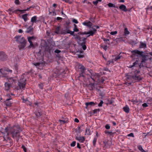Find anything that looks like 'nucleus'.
Instances as JSON below:
<instances>
[{"label": "nucleus", "mask_w": 152, "mask_h": 152, "mask_svg": "<svg viewBox=\"0 0 152 152\" xmlns=\"http://www.w3.org/2000/svg\"><path fill=\"white\" fill-rule=\"evenodd\" d=\"M141 64L138 63L137 60L133 63L132 65H129V67L133 68L134 70L130 74L126 75L127 82L125 83L127 86L131 85L133 82H139L142 80L140 70L141 68Z\"/></svg>", "instance_id": "1"}, {"label": "nucleus", "mask_w": 152, "mask_h": 152, "mask_svg": "<svg viewBox=\"0 0 152 152\" xmlns=\"http://www.w3.org/2000/svg\"><path fill=\"white\" fill-rule=\"evenodd\" d=\"M2 133L3 134L7 133L8 135L10 134L13 138L17 139L18 141L20 138V127L18 125L12 126L9 124L4 129V132Z\"/></svg>", "instance_id": "2"}, {"label": "nucleus", "mask_w": 152, "mask_h": 152, "mask_svg": "<svg viewBox=\"0 0 152 152\" xmlns=\"http://www.w3.org/2000/svg\"><path fill=\"white\" fill-rule=\"evenodd\" d=\"M16 41L20 44L18 45L20 50L23 49L26 47L27 41L24 37H21V36L16 35L15 37Z\"/></svg>", "instance_id": "3"}, {"label": "nucleus", "mask_w": 152, "mask_h": 152, "mask_svg": "<svg viewBox=\"0 0 152 152\" xmlns=\"http://www.w3.org/2000/svg\"><path fill=\"white\" fill-rule=\"evenodd\" d=\"M26 80L24 78V75H22L18 81V85L20 89H23L26 84Z\"/></svg>", "instance_id": "4"}, {"label": "nucleus", "mask_w": 152, "mask_h": 152, "mask_svg": "<svg viewBox=\"0 0 152 152\" xmlns=\"http://www.w3.org/2000/svg\"><path fill=\"white\" fill-rule=\"evenodd\" d=\"M92 29L93 30H91L87 32L86 31H80L78 33V34L79 35L83 34H89V35L87 36V37H89L90 36H93L94 35L96 32L97 30L96 29L93 27H92Z\"/></svg>", "instance_id": "5"}, {"label": "nucleus", "mask_w": 152, "mask_h": 152, "mask_svg": "<svg viewBox=\"0 0 152 152\" xmlns=\"http://www.w3.org/2000/svg\"><path fill=\"white\" fill-rule=\"evenodd\" d=\"M132 53H135L140 55L142 57V60L141 61V63H143L145 62L146 60V56L145 55L143 54V51H140L138 50H133Z\"/></svg>", "instance_id": "6"}, {"label": "nucleus", "mask_w": 152, "mask_h": 152, "mask_svg": "<svg viewBox=\"0 0 152 152\" xmlns=\"http://www.w3.org/2000/svg\"><path fill=\"white\" fill-rule=\"evenodd\" d=\"M91 73L90 76L92 80L94 82L99 83V76L98 73H92L90 72Z\"/></svg>", "instance_id": "7"}, {"label": "nucleus", "mask_w": 152, "mask_h": 152, "mask_svg": "<svg viewBox=\"0 0 152 152\" xmlns=\"http://www.w3.org/2000/svg\"><path fill=\"white\" fill-rule=\"evenodd\" d=\"M75 136V139L77 140L80 142L83 143L85 140L86 138L85 137L80 136L76 135Z\"/></svg>", "instance_id": "8"}, {"label": "nucleus", "mask_w": 152, "mask_h": 152, "mask_svg": "<svg viewBox=\"0 0 152 152\" xmlns=\"http://www.w3.org/2000/svg\"><path fill=\"white\" fill-rule=\"evenodd\" d=\"M82 24L86 26H87L89 28H92L91 26H92V23L89 21L86 20V21L83 22Z\"/></svg>", "instance_id": "9"}, {"label": "nucleus", "mask_w": 152, "mask_h": 152, "mask_svg": "<svg viewBox=\"0 0 152 152\" xmlns=\"http://www.w3.org/2000/svg\"><path fill=\"white\" fill-rule=\"evenodd\" d=\"M7 58V56L3 52H0V59L3 61L5 60Z\"/></svg>", "instance_id": "10"}, {"label": "nucleus", "mask_w": 152, "mask_h": 152, "mask_svg": "<svg viewBox=\"0 0 152 152\" xmlns=\"http://www.w3.org/2000/svg\"><path fill=\"white\" fill-rule=\"evenodd\" d=\"M96 104V102L94 103L92 102H87L85 103V105L86 106V108H87L89 106H94Z\"/></svg>", "instance_id": "11"}, {"label": "nucleus", "mask_w": 152, "mask_h": 152, "mask_svg": "<svg viewBox=\"0 0 152 152\" xmlns=\"http://www.w3.org/2000/svg\"><path fill=\"white\" fill-rule=\"evenodd\" d=\"M37 17L36 16H34L31 18V22L32 23V25L34 23H36L39 21V20H37Z\"/></svg>", "instance_id": "12"}, {"label": "nucleus", "mask_w": 152, "mask_h": 152, "mask_svg": "<svg viewBox=\"0 0 152 152\" xmlns=\"http://www.w3.org/2000/svg\"><path fill=\"white\" fill-rule=\"evenodd\" d=\"M119 9L124 12H127V10L126 9V7L124 4H121L119 7Z\"/></svg>", "instance_id": "13"}, {"label": "nucleus", "mask_w": 152, "mask_h": 152, "mask_svg": "<svg viewBox=\"0 0 152 152\" xmlns=\"http://www.w3.org/2000/svg\"><path fill=\"white\" fill-rule=\"evenodd\" d=\"M35 113L37 118H40L41 115H42V113L40 111L38 110L36 111L35 112Z\"/></svg>", "instance_id": "14"}, {"label": "nucleus", "mask_w": 152, "mask_h": 152, "mask_svg": "<svg viewBox=\"0 0 152 152\" xmlns=\"http://www.w3.org/2000/svg\"><path fill=\"white\" fill-rule=\"evenodd\" d=\"M5 89L6 91L9 90L11 86V83H6L4 84Z\"/></svg>", "instance_id": "15"}, {"label": "nucleus", "mask_w": 152, "mask_h": 152, "mask_svg": "<svg viewBox=\"0 0 152 152\" xmlns=\"http://www.w3.org/2000/svg\"><path fill=\"white\" fill-rule=\"evenodd\" d=\"M8 81L10 83H11V84L13 83H15L16 82V80L13 77H10L8 79Z\"/></svg>", "instance_id": "16"}, {"label": "nucleus", "mask_w": 152, "mask_h": 152, "mask_svg": "<svg viewBox=\"0 0 152 152\" xmlns=\"http://www.w3.org/2000/svg\"><path fill=\"white\" fill-rule=\"evenodd\" d=\"M139 47L140 48H145L147 47V45L145 43H143L142 42H140V44Z\"/></svg>", "instance_id": "17"}, {"label": "nucleus", "mask_w": 152, "mask_h": 152, "mask_svg": "<svg viewBox=\"0 0 152 152\" xmlns=\"http://www.w3.org/2000/svg\"><path fill=\"white\" fill-rule=\"evenodd\" d=\"M66 33H65V34H70L71 35L74 36V31H72L69 30L68 29L67 27H66Z\"/></svg>", "instance_id": "18"}, {"label": "nucleus", "mask_w": 152, "mask_h": 152, "mask_svg": "<svg viewBox=\"0 0 152 152\" xmlns=\"http://www.w3.org/2000/svg\"><path fill=\"white\" fill-rule=\"evenodd\" d=\"M33 28L32 26H30L27 28L26 31V32L27 33H30L33 31Z\"/></svg>", "instance_id": "19"}, {"label": "nucleus", "mask_w": 152, "mask_h": 152, "mask_svg": "<svg viewBox=\"0 0 152 152\" xmlns=\"http://www.w3.org/2000/svg\"><path fill=\"white\" fill-rule=\"evenodd\" d=\"M123 109L124 111L126 113H128L129 112V106L127 105L124 107Z\"/></svg>", "instance_id": "20"}, {"label": "nucleus", "mask_w": 152, "mask_h": 152, "mask_svg": "<svg viewBox=\"0 0 152 152\" xmlns=\"http://www.w3.org/2000/svg\"><path fill=\"white\" fill-rule=\"evenodd\" d=\"M103 143L104 144L103 148H105L106 149L108 147H110V145H109L108 141H103Z\"/></svg>", "instance_id": "21"}, {"label": "nucleus", "mask_w": 152, "mask_h": 152, "mask_svg": "<svg viewBox=\"0 0 152 152\" xmlns=\"http://www.w3.org/2000/svg\"><path fill=\"white\" fill-rule=\"evenodd\" d=\"M89 87L90 88V90H93L95 87V83H90L89 84Z\"/></svg>", "instance_id": "22"}, {"label": "nucleus", "mask_w": 152, "mask_h": 152, "mask_svg": "<svg viewBox=\"0 0 152 152\" xmlns=\"http://www.w3.org/2000/svg\"><path fill=\"white\" fill-rule=\"evenodd\" d=\"M28 15L27 14H24L22 15V18L24 20V21L26 22L28 20V18L27 16Z\"/></svg>", "instance_id": "23"}, {"label": "nucleus", "mask_w": 152, "mask_h": 152, "mask_svg": "<svg viewBox=\"0 0 152 152\" xmlns=\"http://www.w3.org/2000/svg\"><path fill=\"white\" fill-rule=\"evenodd\" d=\"M137 148L138 149L140 150L141 152H146L145 150H144L141 145H138L137 146Z\"/></svg>", "instance_id": "24"}, {"label": "nucleus", "mask_w": 152, "mask_h": 152, "mask_svg": "<svg viewBox=\"0 0 152 152\" xmlns=\"http://www.w3.org/2000/svg\"><path fill=\"white\" fill-rule=\"evenodd\" d=\"M130 32L128 31V28H125L124 29V35L125 36L130 34Z\"/></svg>", "instance_id": "25"}, {"label": "nucleus", "mask_w": 152, "mask_h": 152, "mask_svg": "<svg viewBox=\"0 0 152 152\" xmlns=\"http://www.w3.org/2000/svg\"><path fill=\"white\" fill-rule=\"evenodd\" d=\"M114 59H112L111 60L108 61H107V64L108 65H109L110 64H113L114 63Z\"/></svg>", "instance_id": "26"}, {"label": "nucleus", "mask_w": 152, "mask_h": 152, "mask_svg": "<svg viewBox=\"0 0 152 152\" xmlns=\"http://www.w3.org/2000/svg\"><path fill=\"white\" fill-rule=\"evenodd\" d=\"M121 53H120L119 55L115 57V59H114L115 61H117L121 58L122 56L121 55Z\"/></svg>", "instance_id": "27"}, {"label": "nucleus", "mask_w": 152, "mask_h": 152, "mask_svg": "<svg viewBox=\"0 0 152 152\" xmlns=\"http://www.w3.org/2000/svg\"><path fill=\"white\" fill-rule=\"evenodd\" d=\"M86 132L88 135H90L91 134V131L90 128H86Z\"/></svg>", "instance_id": "28"}, {"label": "nucleus", "mask_w": 152, "mask_h": 152, "mask_svg": "<svg viewBox=\"0 0 152 152\" xmlns=\"http://www.w3.org/2000/svg\"><path fill=\"white\" fill-rule=\"evenodd\" d=\"M99 111L100 110L99 109H95L93 110L92 114H95L96 115L97 113V112H99Z\"/></svg>", "instance_id": "29"}, {"label": "nucleus", "mask_w": 152, "mask_h": 152, "mask_svg": "<svg viewBox=\"0 0 152 152\" xmlns=\"http://www.w3.org/2000/svg\"><path fill=\"white\" fill-rule=\"evenodd\" d=\"M75 131L77 134H80L81 131V130L80 127L78 126L77 128L75 129Z\"/></svg>", "instance_id": "30"}, {"label": "nucleus", "mask_w": 152, "mask_h": 152, "mask_svg": "<svg viewBox=\"0 0 152 152\" xmlns=\"http://www.w3.org/2000/svg\"><path fill=\"white\" fill-rule=\"evenodd\" d=\"M55 33L57 34H59L60 33V29L59 27H58L56 28L55 30Z\"/></svg>", "instance_id": "31"}, {"label": "nucleus", "mask_w": 152, "mask_h": 152, "mask_svg": "<svg viewBox=\"0 0 152 152\" xmlns=\"http://www.w3.org/2000/svg\"><path fill=\"white\" fill-rule=\"evenodd\" d=\"M97 138H96V137H94L93 141V144L94 146H95L96 144V143L97 141Z\"/></svg>", "instance_id": "32"}, {"label": "nucleus", "mask_w": 152, "mask_h": 152, "mask_svg": "<svg viewBox=\"0 0 152 152\" xmlns=\"http://www.w3.org/2000/svg\"><path fill=\"white\" fill-rule=\"evenodd\" d=\"M78 68L80 70L82 69H85V67L81 64H79L78 65Z\"/></svg>", "instance_id": "33"}, {"label": "nucleus", "mask_w": 152, "mask_h": 152, "mask_svg": "<svg viewBox=\"0 0 152 152\" xmlns=\"http://www.w3.org/2000/svg\"><path fill=\"white\" fill-rule=\"evenodd\" d=\"M105 134L108 135H112L113 134V133L112 132L109 131L107 130H105Z\"/></svg>", "instance_id": "34"}, {"label": "nucleus", "mask_w": 152, "mask_h": 152, "mask_svg": "<svg viewBox=\"0 0 152 152\" xmlns=\"http://www.w3.org/2000/svg\"><path fill=\"white\" fill-rule=\"evenodd\" d=\"M74 28L73 29V30L74 32H78L79 31V29L77 28V25L75 24H74Z\"/></svg>", "instance_id": "35"}, {"label": "nucleus", "mask_w": 152, "mask_h": 152, "mask_svg": "<svg viewBox=\"0 0 152 152\" xmlns=\"http://www.w3.org/2000/svg\"><path fill=\"white\" fill-rule=\"evenodd\" d=\"M59 121L61 124H64L66 123H67L68 122L67 120H59Z\"/></svg>", "instance_id": "36"}, {"label": "nucleus", "mask_w": 152, "mask_h": 152, "mask_svg": "<svg viewBox=\"0 0 152 152\" xmlns=\"http://www.w3.org/2000/svg\"><path fill=\"white\" fill-rule=\"evenodd\" d=\"M28 40L29 42L30 43V46L33 47H34V45L32 42V40L28 39Z\"/></svg>", "instance_id": "37"}, {"label": "nucleus", "mask_w": 152, "mask_h": 152, "mask_svg": "<svg viewBox=\"0 0 152 152\" xmlns=\"http://www.w3.org/2000/svg\"><path fill=\"white\" fill-rule=\"evenodd\" d=\"M7 96L8 98L6 99V101H8L12 99V97L10 94H7Z\"/></svg>", "instance_id": "38"}, {"label": "nucleus", "mask_w": 152, "mask_h": 152, "mask_svg": "<svg viewBox=\"0 0 152 152\" xmlns=\"http://www.w3.org/2000/svg\"><path fill=\"white\" fill-rule=\"evenodd\" d=\"M33 64L35 66L37 67V68H38L39 66L41 64L40 63H35L34 62L33 63Z\"/></svg>", "instance_id": "39"}, {"label": "nucleus", "mask_w": 152, "mask_h": 152, "mask_svg": "<svg viewBox=\"0 0 152 152\" xmlns=\"http://www.w3.org/2000/svg\"><path fill=\"white\" fill-rule=\"evenodd\" d=\"M108 6L110 7H115V6L114 4L111 3H109L108 4ZM117 8H118V7H117Z\"/></svg>", "instance_id": "40"}, {"label": "nucleus", "mask_w": 152, "mask_h": 152, "mask_svg": "<svg viewBox=\"0 0 152 152\" xmlns=\"http://www.w3.org/2000/svg\"><path fill=\"white\" fill-rule=\"evenodd\" d=\"M45 50L48 51L49 53H50L52 50L51 48L49 47H46L45 48Z\"/></svg>", "instance_id": "41"}, {"label": "nucleus", "mask_w": 152, "mask_h": 152, "mask_svg": "<svg viewBox=\"0 0 152 152\" xmlns=\"http://www.w3.org/2000/svg\"><path fill=\"white\" fill-rule=\"evenodd\" d=\"M127 137H134V134L133 133H131L130 134H128L127 135Z\"/></svg>", "instance_id": "42"}, {"label": "nucleus", "mask_w": 152, "mask_h": 152, "mask_svg": "<svg viewBox=\"0 0 152 152\" xmlns=\"http://www.w3.org/2000/svg\"><path fill=\"white\" fill-rule=\"evenodd\" d=\"M5 103L6 104V105L8 106H10L11 105L12 102H10L8 101H5Z\"/></svg>", "instance_id": "43"}, {"label": "nucleus", "mask_w": 152, "mask_h": 152, "mask_svg": "<svg viewBox=\"0 0 152 152\" xmlns=\"http://www.w3.org/2000/svg\"><path fill=\"white\" fill-rule=\"evenodd\" d=\"M104 81V80L103 78H102L100 80H99V83H97L98 84H99L100 83H103Z\"/></svg>", "instance_id": "44"}, {"label": "nucleus", "mask_w": 152, "mask_h": 152, "mask_svg": "<svg viewBox=\"0 0 152 152\" xmlns=\"http://www.w3.org/2000/svg\"><path fill=\"white\" fill-rule=\"evenodd\" d=\"M101 47L105 51H106L107 50V45H102L101 46Z\"/></svg>", "instance_id": "45"}, {"label": "nucleus", "mask_w": 152, "mask_h": 152, "mask_svg": "<svg viewBox=\"0 0 152 152\" xmlns=\"http://www.w3.org/2000/svg\"><path fill=\"white\" fill-rule=\"evenodd\" d=\"M76 142L75 141H74L70 145L71 147H74L76 145Z\"/></svg>", "instance_id": "46"}, {"label": "nucleus", "mask_w": 152, "mask_h": 152, "mask_svg": "<svg viewBox=\"0 0 152 152\" xmlns=\"http://www.w3.org/2000/svg\"><path fill=\"white\" fill-rule=\"evenodd\" d=\"M103 103V102L102 100H100V102L99 104H98V106L99 107H102V104Z\"/></svg>", "instance_id": "47"}, {"label": "nucleus", "mask_w": 152, "mask_h": 152, "mask_svg": "<svg viewBox=\"0 0 152 152\" xmlns=\"http://www.w3.org/2000/svg\"><path fill=\"white\" fill-rule=\"evenodd\" d=\"M66 28L65 29H63L61 31L60 33L62 34H65V33H66Z\"/></svg>", "instance_id": "48"}, {"label": "nucleus", "mask_w": 152, "mask_h": 152, "mask_svg": "<svg viewBox=\"0 0 152 152\" xmlns=\"http://www.w3.org/2000/svg\"><path fill=\"white\" fill-rule=\"evenodd\" d=\"M15 3L17 5H19L20 4V2L19 0H15Z\"/></svg>", "instance_id": "49"}, {"label": "nucleus", "mask_w": 152, "mask_h": 152, "mask_svg": "<svg viewBox=\"0 0 152 152\" xmlns=\"http://www.w3.org/2000/svg\"><path fill=\"white\" fill-rule=\"evenodd\" d=\"M23 149V151L25 152H26L27 151V149L25 147L24 145H22L21 147Z\"/></svg>", "instance_id": "50"}, {"label": "nucleus", "mask_w": 152, "mask_h": 152, "mask_svg": "<svg viewBox=\"0 0 152 152\" xmlns=\"http://www.w3.org/2000/svg\"><path fill=\"white\" fill-rule=\"evenodd\" d=\"M117 33V31H112L110 32V34L112 35H114L116 34Z\"/></svg>", "instance_id": "51"}, {"label": "nucleus", "mask_w": 152, "mask_h": 152, "mask_svg": "<svg viewBox=\"0 0 152 152\" xmlns=\"http://www.w3.org/2000/svg\"><path fill=\"white\" fill-rule=\"evenodd\" d=\"M105 128L106 129H110V126L109 124H107L105 125Z\"/></svg>", "instance_id": "52"}, {"label": "nucleus", "mask_w": 152, "mask_h": 152, "mask_svg": "<svg viewBox=\"0 0 152 152\" xmlns=\"http://www.w3.org/2000/svg\"><path fill=\"white\" fill-rule=\"evenodd\" d=\"M27 39H28L31 40H33L35 39V37L34 36L29 37H28Z\"/></svg>", "instance_id": "53"}, {"label": "nucleus", "mask_w": 152, "mask_h": 152, "mask_svg": "<svg viewBox=\"0 0 152 152\" xmlns=\"http://www.w3.org/2000/svg\"><path fill=\"white\" fill-rule=\"evenodd\" d=\"M72 21L74 23L76 24H77L78 23L77 20L75 19H73L72 20Z\"/></svg>", "instance_id": "54"}, {"label": "nucleus", "mask_w": 152, "mask_h": 152, "mask_svg": "<svg viewBox=\"0 0 152 152\" xmlns=\"http://www.w3.org/2000/svg\"><path fill=\"white\" fill-rule=\"evenodd\" d=\"M39 103L37 102H34L33 105V106L34 107H36V106H38Z\"/></svg>", "instance_id": "55"}, {"label": "nucleus", "mask_w": 152, "mask_h": 152, "mask_svg": "<svg viewBox=\"0 0 152 152\" xmlns=\"http://www.w3.org/2000/svg\"><path fill=\"white\" fill-rule=\"evenodd\" d=\"M142 106L144 107H147L148 106V104L146 103H145L142 104Z\"/></svg>", "instance_id": "56"}, {"label": "nucleus", "mask_w": 152, "mask_h": 152, "mask_svg": "<svg viewBox=\"0 0 152 152\" xmlns=\"http://www.w3.org/2000/svg\"><path fill=\"white\" fill-rule=\"evenodd\" d=\"M19 11H21V10L17 9L16 10H14L12 12L13 13H18V12H19Z\"/></svg>", "instance_id": "57"}, {"label": "nucleus", "mask_w": 152, "mask_h": 152, "mask_svg": "<svg viewBox=\"0 0 152 152\" xmlns=\"http://www.w3.org/2000/svg\"><path fill=\"white\" fill-rule=\"evenodd\" d=\"M81 46H82V48L84 50H85L86 49V46L85 45H81Z\"/></svg>", "instance_id": "58"}, {"label": "nucleus", "mask_w": 152, "mask_h": 152, "mask_svg": "<svg viewBox=\"0 0 152 152\" xmlns=\"http://www.w3.org/2000/svg\"><path fill=\"white\" fill-rule=\"evenodd\" d=\"M61 52V50L58 49H56L54 51V52L57 53H60Z\"/></svg>", "instance_id": "59"}, {"label": "nucleus", "mask_w": 152, "mask_h": 152, "mask_svg": "<svg viewBox=\"0 0 152 152\" xmlns=\"http://www.w3.org/2000/svg\"><path fill=\"white\" fill-rule=\"evenodd\" d=\"M76 38L77 39L79 40L80 41H81V39H82V38L80 36H78Z\"/></svg>", "instance_id": "60"}, {"label": "nucleus", "mask_w": 152, "mask_h": 152, "mask_svg": "<svg viewBox=\"0 0 152 152\" xmlns=\"http://www.w3.org/2000/svg\"><path fill=\"white\" fill-rule=\"evenodd\" d=\"M103 70L106 71H109L110 72V71L109 69L107 68H104L103 69Z\"/></svg>", "instance_id": "61"}, {"label": "nucleus", "mask_w": 152, "mask_h": 152, "mask_svg": "<svg viewBox=\"0 0 152 152\" xmlns=\"http://www.w3.org/2000/svg\"><path fill=\"white\" fill-rule=\"evenodd\" d=\"M125 38H123L122 37H120L119 39L120 41H122L124 42L125 41Z\"/></svg>", "instance_id": "62"}, {"label": "nucleus", "mask_w": 152, "mask_h": 152, "mask_svg": "<svg viewBox=\"0 0 152 152\" xmlns=\"http://www.w3.org/2000/svg\"><path fill=\"white\" fill-rule=\"evenodd\" d=\"M93 3L96 6L98 2V1H93Z\"/></svg>", "instance_id": "63"}, {"label": "nucleus", "mask_w": 152, "mask_h": 152, "mask_svg": "<svg viewBox=\"0 0 152 152\" xmlns=\"http://www.w3.org/2000/svg\"><path fill=\"white\" fill-rule=\"evenodd\" d=\"M62 19V18L60 17H57L56 18V20H61Z\"/></svg>", "instance_id": "64"}]
</instances>
